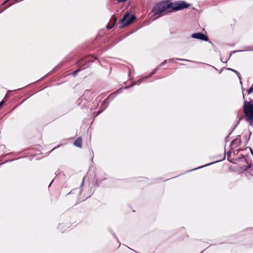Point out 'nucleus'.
<instances>
[{"label":"nucleus","instance_id":"obj_1","mask_svg":"<svg viewBox=\"0 0 253 253\" xmlns=\"http://www.w3.org/2000/svg\"><path fill=\"white\" fill-rule=\"evenodd\" d=\"M172 3L169 1H163L157 4L153 8L152 11L155 15H158L153 20L159 17L160 15L165 12L168 11L172 8Z\"/></svg>","mask_w":253,"mask_h":253},{"label":"nucleus","instance_id":"obj_2","mask_svg":"<svg viewBox=\"0 0 253 253\" xmlns=\"http://www.w3.org/2000/svg\"><path fill=\"white\" fill-rule=\"evenodd\" d=\"M244 112L247 117L248 121L252 124L253 122V104L252 102L247 101L244 102Z\"/></svg>","mask_w":253,"mask_h":253},{"label":"nucleus","instance_id":"obj_3","mask_svg":"<svg viewBox=\"0 0 253 253\" xmlns=\"http://www.w3.org/2000/svg\"><path fill=\"white\" fill-rule=\"evenodd\" d=\"M135 19V17L134 16H130L128 12H126L121 20L120 27L123 28L130 24Z\"/></svg>","mask_w":253,"mask_h":253},{"label":"nucleus","instance_id":"obj_4","mask_svg":"<svg viewBox=\"0 0 253 253\" xmlns=\"http://www.w3.org/2000/svg\"><path fill=\"white\" fill-rule=\"evenodd\" d=\"M189 4H188L184 1H179L172 4V9L174 10H180L182 8L187 7Z\"/></svg>","mask_w":253,"mask_h":253},{"label":"nucleus","instance_id":"obj_5","mask_svg":"<svg viewBox=\"0 0 253 253\" xmlns=\"http://www.w3.org/2000/svg\"><path fill=\"white\" fill-rule=\"evenodd\" d=\"M242 160L245 164L239 167V171L240 172H243L244 171L248 170L252 165V163L247 161L244 157H243Z\"/></svg>","mask_w":253,"mask_h":253},{"label":"nucleus","instance_id":"obj_6","mask_svg":"<svg viewBox=\"0 0 253 253\" xmlns=\"http://www.w3.org/2000/svg\"><path fill=\"white\" fill-rule=\"evenodd\" d=\"M192 37L194 39H197L206 42L209 41L208 37L201 33H194L192 35Z\"/></svg>","mask_w":253,"mask_h":253},{"label":"nucleus","instance_id":"obj_7","mask_svg":"<svg viewBox=\"0 0 253 253\" xmlns=\"http://www.w3.org/2000/svg\"><path fill=\"white\" fill-rule=\"evenodd\" d=\"M173 60H174V59H169V60H165L162 63H161L157 68H156L154 70V71L151 73V75L154 74L156 72V71H157L158 70H159L160 69V68L161 67H162V66L165 65L167 63L169 62H172Z\"/></svg>","mask_w":253,"mask_h":253},{"label":"nucleus","instance_id":"obj_8","mask_svg":"<svg viewBox=\"0 0 253 253\" xmlns=\"http://www.w3.org/2000/svg\"><path fill=\"white\" fill-rule=\"evenodd\" d=\"M117 21V19L114 16L113 17V18L110 20L109 23L111 24V27H109V25L108 24L106 26L107 29H111L115 24L116 22Z\"/></svg>","mask_w":253,"mask_h":253},{"label":"nucleus","instance_id":"obj_9","mask_svg":"<svg viewBox=\"0 0 253 253\" xmlns=\"http://www.w3.org/2000/svg\"><path fill=\"white\" fill-rule=\"evenodd\" d=\"M74 144L75 146L81 148L82 144V140L81 138L79 137L76 139V141L74 142Z\"/></svg>","mask_w":253,"mask_h":253},{"label":"nucleus","instance_id":"obj_10","mask_svg":"<svg viewBox=\"0 0 253 253\" xmlns=\"http://www.w3.org/2000/svg\"><path fill=\"white\" fill-rule=\"evenodd\" d=\"M227 70H231V71H233V72H234L237 75L238 78L240 80V83H242L241 81V78L239 72L237 71H236V70H235L234 69H231V68H227Z\"/></svg>","mask_w":253,"mask_h":253},{"label":"nucleus","instance_id":"obj_11","mask_svg":"<svg viewBox=\"0 0 253 253\" xmlns=\"http://www.w3.org/2000/svg\"><path fill=\"white\" fill-rule=\"evenodd\" d=\"M247 92L248 94H250V93L253 92V84L250 87V88L248 90Z\"/></svg>","mask_w":253,"mask_h":253},{"label":"nucleus","instance_id":"obj_12","mask_svg":"<svg viewBox=\"0 0 253 253\" xmlns=\"http://www.w3.org/2000/svg\"><path fill=\"white\" fill-rule=\"evenodd\" d=\"M80 71V69H78V70H77L75 71L74 72H73L72 73V75H73V76H75L77 75V73H78Z\"/></svg>","mask_w":253,"mask_h":253},{"label":"nucleus","instance_id":"obj_13","mask_svg":"<svg viewBox=\"0 0 253 253\" xmlns=\"http://www.w3.org/2000/svg\"><path fill=\"white\" fill-rule=\"evenodd\" d=\"M148 77H146L145 78H142L141 79H140V80H138V84H139L140 83H141L142 81H143L144 80H145L146 79H147Z\"/></svg>","mask_w":253,"mask_h":253},{"label":"nucleus","instance_id":"obj_14","mask_svg":"<svg viewBox=\"0 0 253 253\" xmlns=\"http://www.w3.org/2000/svg\"><path fill=\"white\" fill-rule=\"evenodd\" d=\"M210 165V164L206 165H205V166H208V165ZM205 167V166H201V167H199V168H198L194 169V170H196V169H200V168H203V167ZM192 170H193V169Z\"/></svg>","mask_w":253,"mask_h":253},{"label":"nucleus","instance_id":"obj_15","mask_svg":"<svg viewBox=\"0 0 253 253\" xmlns=\"http://www.w3.org/2000/svg\"><path fill=\"white\" fill-rule=\"evenodd\" d=\"M176 60H182V61H190L189 60H185V59H180V58H176Z\"/></svg>","mask_w":253,"mask_h":253},{"label":"nucleus","instance_id":"obj_16","mask_svg":"<svg viewBox=\"0 0 253 253\" xmlns=\"http://www.w3.org/2000/svg\"><path fill=\"white\" fill-rule=\"evenodd\" d=\"M126 0H117L118 2H121L125 1Z\"/></svg>","mask_w":253,"mask_h":253},{"label":"nucleus","instance_id":"obj_17","mask_svg":"<svg viewBox=\"0 0 253 253\" xmlns=\"http://www.w3.org/2000/svg\"><path fill=\"white\" fill-rule=\"evenodd\" d=\"M4 102V101H1L0 102V107L3 104Z\"/></svg>","mask_w":253,"mask_h":253},{"label":"nucleus","instance_id":"obj_18","mask_svg":"<svg viewBox=\"0 0 253 253\" xmlns=\"http://www.w3.org/2000/svg\"><path fill=\"white\" fill-rule=\"evenodd\" d=\"M108 24L109 25V27H111V24H110V23H109Z\"/></svg>","mask_w":253,"mask_h":253}]
</instances>
